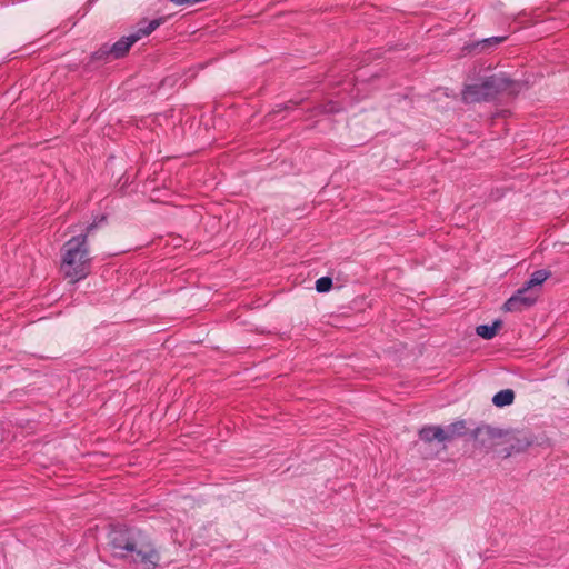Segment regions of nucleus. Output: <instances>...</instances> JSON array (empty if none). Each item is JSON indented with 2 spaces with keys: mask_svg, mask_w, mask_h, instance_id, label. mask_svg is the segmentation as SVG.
<instances>
[{
  "mask_svg": "<svg viewBox=\"0 0 569 569\" xmlns=\"http://www.w3.org/2000/svg\"><path fill=\"white\" fill-rule=\"evenodd\" d=\"M442 435V427L439 426H427L419 431L420 439L425 442H432L437 440L438 442L443 443Z\"/></svg>",
  "mask_w": 569,
  "mask_h": 569,
  "instance_id": "nucleus-9",
  "label": "nucleus"
},
{
  "mask_svg": "<svg viewBox=\"0 0 569 569\" xmlns=\"http://www.w3.org/2000/svg\"><path fill=\"white\" fill-rule=\"evenodd\" d=\"M466 430H467L466 422L462 420L456 421V422L442 428L443 443L452 441L453 439H456L458 437H461L462 435H465Z\"/></svg>",
  "mask_w": 569,
  "mask_h": 569,
  "instance_id": "nucleus-8",
  "label": "nucleus"
},
{
  "mask_svg": "<svg viewBox=\"0 0 569 569\" xmlns=\"http://www.w3.org/2000/svg\"><path fill=\"white\" fill-rule=\"evenodd\" d=\"M538 291L523 286L518 289L503 305V309L509 312L522 311L531 307L538 299Z\"/></svg>",
  "mask_w": 569,
  "mask_h": 569,
  "instance_id": "nucleus-6",
  "label": "nucleus"
},
{
  "mask_svg": "<svg viewBox=\"0 0 569 569\" xmlns=\"http://www.w3.org/2000/svg\"><path fill=\"white\" fill-rule=\"evenodd\" d=\"M161 23V20L154 19L148 22L146 27H140L136 32L123 37L111 47L103 46L96 52L97 59H102L108 56H112L114 59L122 58L129 51L131 46L140 40L142 37L149 36L154 31Z\"/></svg>",
  "mask_w": 569,
  "mask_h": 569,
  "instance_id": "nucleus-4",
  "label": "nucleus"
},
{
  "mask_svg": "<svg viewBox=\"0 0 569 569\" xmlns=\"http://www.w3.org/2000/svg\"><path fill=\"white\" fill-rule=\"evenodd\" d=\"M140 531L114 529L110 532L109 543L116 557L127 558L139 563L143 569H153L159 562V555L153 546L143 541Z\"/></svg>",
  "mask_w": 569,
  "mask_h": 569,
  "instance_id": "nucleus-1",
  "label": "nucleus"
},
{
  "mask_svg": "<svg viewBox=\"0 0 569 569\" xmlns=\"http://www.w3.org/2000/svg\"><path fill=\"white\" fill-rule=\"evenodd\" d=\"M550 272L547 270H537L535 271L530 279L525 283V286L532 291L539 292V287L549 278Z\"/></svg>",
  "mask_w": 569,
  "mask_h": 569,
  "instance_id": "nucleus-10",
  "label": "nucleus"
},
{
  "mask_svg": "<svg viewBox=\"0 0 569 569\" xmlns=\"http://www.w3.org/2000/svg\"><path fill=\"white\" fill-rule=\"evenodd\" d=\"M93 224L87 227V233L72 237L62 247L61 272L71 282L84 279L91 270V258L87 243L88 233Z\"/></svg>",
  "mask_w": 569,
  "mask_h": 569,
  "instance_id": "nucleus-2",
  "label": "nucleus"
},
{
  "mask_svg": "<svg viewBox=\"0 0 569 569\" xmlns=\"http://www.w3.org/2000/svg\"><path fill=\"white\" fill-rule=\"evenodd\" d=\"M476 443L486 451H495L500 455V450L508 441V431L491 427H478L473 431Z\"/></svg>",
  "mask_w": 569,
  "mask_h": 569,
  "instance_id": "nucleus-5",
  "label": "nucleus"
},
{
  "mask_svg": "<svg viewBox=\"0 0 569 569\" xmlns=\"http://www.w3.org/2000/svg\"><path fill=\"white\" fill-rule=\"evenodd\" d=\"M509 80L502 74H492L479 83L468 84L463 92V101L471 103L492 98L499 91L506 90Z\"/></svg>",
  "mask_w": 569,
  "mask_h": 569,
  "instance_id": "nucleus-3",
  "label": "nucleus"
},
{
  "mask_svg": "<svg viewBox=\"0 0 569 569\" xmlns=\"http://www.w3.org/2000/svg\"><path fill=\"white\" fill-rule=\"evenodd\" d=\"M513 400H515L513 390L503 389L493 396L492 403L498 408H502V407L511 405L513 402Z\"/></svg>",
  "mask_w": 569,
  "mask_h": 569,
  "instance_id": "nucleus-11",
  "label": "nucleus"
},
{
  "mask_svg": "<svg viewBox=\"0 0 569 569\" xmlns=\"http://www.w3.org/2000/svg\"><path fill=\"white\" fill-rule=\"evenodd\" d=\"M532 443V439L521 431H508V441L500 450V456L507 458L513 452H521Z\"/></svg>",
  "mask_w": 569,
  "mask_h": 569,
  "instance_id": "nucleus-7",
  "label": "nucleus"
},
{
  "mask_svg": "<svg viewBox=\"0 0 569 569\" xmlns=\"http://www.w3.org/2000/svg\"><path fill=\"white\" fill-rule=\"evenodd\" d=\"M332 286V280L329 277H321L316 281V290L318 292H327Z\"/></svg>",
  "mask_w": 569,
  "mask_h": 569,
  "instance_id": "nucleus-13",
  "label": "nucleus"
},
{
  "mask_svg": "<svg viewBox=\"0 0 569 569\" xmlns=\"http://www.w3.org/2000/svg\"><path fill=\"white\" fill-rule=\"evenodd\" d=\"M505 40V37H492V38H489V39H485L483 40V43H500Z\"/></svg>",
  "mask_w": 569,
  "mask_h": 569,
  "instance_id": "nucleus-14",
  "label": "nucleus"
},
{
  "mask_svg": "<svg viewBox=\"0 0 569 569\" xmlns=\"http://www.w3.org/2000/svg\"><path fill=\"white\" fill-rule=\"evenodd\" d=\"M502 322L500 320H496L491 326L488 325H480L476 328V332L479 337L483 339H492L497 330L501 327Z\"/></svg>",
  "mask_w": 569,
  "mask_h": 569,
  "instance_id": "nucleus-12",
  "label": "nucleus"
}]
</instances>
